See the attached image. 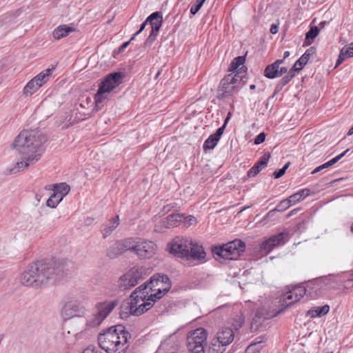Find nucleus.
Here are the masks:
<instances>
[{"label":"nucleus","mask_w":353,"mask_h":353,"mask_svg":"<svg viewBox=\"0 0 353 353\" xmlns=\"http://www.w3.org/2000/svg\"><path fill=\"white\" fill-rule=\"evenodd\" d=\"M56 271L51 263L45 261H37L29 264L19 274V283L34 290L46 287L55 278Z\"/></svg>","instance_id":"7ed1b4c3"},{"label":"nucleus","mask_w":353,"mask_h":353,"mask_svg":"<svg viewBox=\"0 0 353 353\" xmlns=\"http://www.w3.org/2000/svg\"><path fill=\"white\" fill-rule=\"evenodd\" d=\"M290 165V163L288 162L283 166V168H282L281 169H280L279 170L274 171V173H273V176H274V178L275 179H279V178L281 177L285 173L286 170L288 168Z\"/></svg>","instance_id":"58836bf2"},{"label":"nucleus","mask_w":353,"mask_h":353,"mask_svg":"<svg viewBox=\"0 0 353 353\" xmlns=\"http://www.w3.org/2000/svg\"><path fill=\"white\" fill-rule=\"evenodd\" d=\"M123 77L121 72L112 73L101 83L95 94V104L97 110L102 108L104 101L108 98L109 93L121 83Z\"/></svg>","instance_id":"423d86ee"},{"label":"nucleus","mask_w":353,"mask_h":353,"mask_svg":"<svg viewBox=\"0 0 353 353\" xmlns=\"http://www.w3.org/2000/svg\"><path fill=\"white\" fill-rule=\"evenodd\" d=\"M265 137H266V135H265V134L264 132L260 133L255 138L254 143L256 145H259V144H261V143H263L265 141Z\"/></svg>","instance_id":"c03bdc74"},{"label":"nucleus","mask_w":353,"mask_h":353,"mask_svg":"<svg viewBox=\"0 0 353 353\" xmlns=\"http://www.w3.org/2000/svg\"><path fill=\"white\" fill-rule=\"evenodd\" d=\"M346 51H345V50L340 51L339 58H338L336 65H335V68H337L340 64H341L347 59V57L343 54Z\"/></svg>","instance_id":"49530a36"},{"label":"nucleus","mask_w":353,"mask_h":353,"mask_svg":"<svg viewBox=\"0 0 353 353\" xmlns=\"http://www.w3.org/2000/svg\"><path fill=\"white\" fill-rule=\"evenodd\" d=\"M120 223V219L119 215H116L108 221V222L103 225L101 232L103 237L106 239L117 228Z\"/></svg>","instance_id":"aec40b11"},{"label":"nucleus","mask_w":353,"mask_h":353,"mask_svg":"<svg viewBox=\"0 0 353 353\" xmlns=\"http://www.w3.org/2000/svg\"><path fill=\"white\" fill-rule=\"evenodd\" d=\"M310 58L307 57V54H303L299 59L298 63H300V67L299 69H302L304 65L307 63Z\"/></svg>","instance_id":"37998d69"},{"label":"nucleus","mask_w":353,"mask_h":353,"mask_svg":"<svg viewBox=\"0 0 353 353\" xmlns=\"http://www.w3.org/2000/svg\"><path fill=\"white\" fill-rule=\"evenodd\" d=\"M225 125H222L221 128H218L216 131L215 133H214L213 134L217 138H219V139H221V135L223 134V131H224V129H225Z\"/></svg>","instance_id":"8fccbe9b"},{"label":"nucleus","mask_w":353,"mask_h":353,"mask_svg":"<svg viewBox=\"0 0 353 353\" xmlns=\"http://www.w3.org/2000/svg\"><path fill=\"white\" fill-rule=\"evenodd\" d=\"M219 141V138L215 137L213 134H211L207 140L205 141L203 144L204 150H212L214 149L217 145L218 141Z\"/></svg>","instance_id":"7c9ffc66"},{"label":"nucleus","mask_w":353,"mask_h":353,"mask_svg":"<svg viewBox=\"0 0 353 353\" xmlns=\"http://www.w3.org/2000/svg\"><path fill=\"white\" fill-rule=\"evenodd\" d=\"M46 140V137L39 130H22L11 144V148L17 152L20 160L10 170V172L17 173L39 161Z\"/></svg>","instance_id":"f03ea898"},{"label":"nucleus","mask_w":353,"mask_h":353,"mask_svg":"<svg viewBox=\"0 0 353 353\" xmlns=\"http://www.w3.org/2000/svg\"><path fill=\"white\" fill-rule=\"evenodd\" d=\"M188 222H189V224L190 225H192L194 223L196 222V219L194 216H192V215H190L188 217Z\"/></svg>","instance_id":"bf43d9fd"},{"label":"nucleus","mask_w":353,"mask_h":353,"mask_svg":"<svg viewBox=\"0 0 353 353\" xmlns=\"http://www.w3.org/2000/svg\"><path fill=\"white\" fill-rule=\"evenodd\" d=\"M330 306L325 305L321 307H315L307 311V315L312 318L320 317L329 312Z\"/></svg>","instance_id":"b1692460"},{"label":"nucleus","mask_w":353,"mask_h":353,"mask_svg":"<svg viewBox=\"0 0 353 353\" xmlns=\"http://www.w3.org/2000/svg\"><path fill=\"white\" fill-rule=\"evenodd\" d=\"M279 27L277 25L272 24L270 28V32L273 34H276L278 32Z\"/></svg>","instance_id":"5fc2aeb1"},{"label":"nucleus","mask_w":353,"mask_h":353,"mask_svg":"<svg viewBox=\"0 0 353 353\" xmlns=\"http://www.w3.org/2000/svg\"><path fill=\"white\" fill-rule=\"evenodd\" d=\"M157 35L155 34H152V33H150V34L149 35L148 38L147 39V41H146V43H151L154 41V40L155 39Z\"/></svg>","instance_id":"6e6d98bb"},{"label":"nucleus","mask_w":353,"mask_h":353,"mask_svg":"<svg viewBox=\"0 0 353 353\" xmlns=\"http://www.w3.org/2000/svg\"><path fill=\"white\" fill-rule=\"evenodd\" d=\"M270 158V152H265L261 159L248 170V176L254 177L259 174L262 168L267 165Z\"/></svg>","instance_id":"412c9836"},{"label":"nucleus","mask_w":353,"mask_h":353,"mask_svg":"<svg viewBox=\"0 0 353 353\" xmlns=\"http://www.w3.org/2000/svg\"><path fill=\"white\" fill-rule=\"evenodd\" d=\"M170 252L187 260H203L206 253L203 246L189 237L177 236L170 244Z\"/></svg>","instance_id":"39448f33"},{"label":"nucleus","mask_w":353,"mask_h":353,"mask_svg":"<svg viewBox=\"0 0 353 353\" xmlns=\"http://www.w3.org/2000/svg\"><path fill=\"white\" fill-rule=\"evenodd\" d=\"M82 353H96L94 348L92 347H88L83 350Z\"/></svg>","instance_id":"4d7b16f0"},{"label":"nucleus","mask_w":353,"mask_h":353,"mask_svg":"<svg viewBox=\"0 0 353 353\" xmlns=\"http://www.w3.org/2000/svg\"><path fill=\"white\" fill-rule=\"evenodd\" d=\"M171 288L168 276L154 274L150 282L137 288L130 295L129 302L121 306V316H128V314L139 316L150 310L157 299H160Z\"/></svg>","instance_id":"f257e3e1"},{"label":"nucleus","mask_w":353,"mask_h":353,"mask_svg":"<svg viewBox=\"0 0 353 353\" xmlns=\"http://www.w3.org/2000/svg\"><path fill=\"white\" fill-rule=\"evenodd\" d=\"M234 338V332L231 328L223 327L216 333L214 339L223 345L228 346L233 341Z\"/></svg>","instance_id":"6ab92c4d"},{"label":"nucleus","mask_w":353,"mask_h":353,"mask_svg":"<svg viewBox=\"0 0 353 353\" xmlns=\"http://www.w3.org/2000/svg\"><path fill=\"white\" fill-rule=\"evenodd\" d=\"M316 52V49L314 47H311L307 49L304 54H307V57L310 58L312 55H313Z\"/></svg>","instance_id":"603ef678"},{"label":"nucleus","mask_w":353,"mask_h":353,"mask_svg":"<svg viewBox=\"0 0 353 353\" xmlns=\"http://www.w3.org/2000/svg\"><path fill=\"white\" fill-rule=\"evenodd\" d=\"M157 246L151 241L137 238L134 253L141 259L152 258L157 252Z\"/></svg>","instance_id":"4468645a"},{"label":"nucleus","mask_w":353,"mask_h":353,"mask_svg":"<svg viewBox=\"0 0 353 353\" xmlns=\"http://www.w3.org/2000/svg\"><path fill=\"white\" fill-rule=\"evenodd\" d=\"M61 201V197H59L58 194L53 192L52 194L47 200L46 205L48 207L54 208H56Z\"/></svg>","instance_id":"2f4dec72"},{"label":"nucleus","mask_w":353,"mask_h":353,"mask_svg":"<svg viewBox=\"0 0 353 353\" xmlns=\"http://www.w3.org/2000/svg\"><path fill=\"white\" fill-rule=\"evenodd\" d=\"M283 61L284 59H277L276 61H274L273 63V64L276 66V67H278L279 68V66L281 63H283Z\"/></svg>","instance_id":"052dcab7"},{"label":"nucleus","mask_w":353,"mask_h":353,"mask_svg":"<svg viewBox=\"0 0 353 353\" xmlns=\"http://www.w3.org/2000/svg\"><path fill=\"white\" fill-rule=\"evenodd\" d=\"M319 29L318 27H312L310 30L306 33L305 39L309 41H313L314 38L318 35Z\"/></svg>","instance_id":"c9c22d12"},{"label":"nucleus","mask_w":353,"mask_h":353,"mask_svg":"<svg viewBox=\"0 0 353 353\" xmlns=\"http://www.w3.org/2000/svg\"><path fill=\"white\" fill-rule=\"evenodd\" d=\"M130 334L122 325L110 327L98 336L100 347L107 353H125Z\"/></svg>","instance_id":"20e7f679"},{"label":"nucleus","mask_w":353,"mask_h":353,"mask_svg":"<svg viewBox=\"0 0 353 353\" xmlns=\"http://www.w3.org/2000/svg\"><path fill=\"white\" fill-rule=\"evenodd\" d=\"M146 274L145 268L142 266L133 267L120 278L119 285L125 290L130 289L135 286L139 280L143 279Z\"/></svg>","instance_id":"f8f14e48"},{"label":"nucleus","mask_w":353,"mask_h":353,"mask_svg":"<svg viewBox=\"0 0 353 353\" xmlns=\"http://www.w3.org/2000/svg\"><path fill=\"white\" fill-rule=\"evenodd\" d=\"M158 17H160V12H154L152 13L146 19V20L141 24V28H140V31H143L145 29L148 23H150V21H152V20L157 19V18Z\"/></svg>","instance_id":"e433bc0d"},{"label":"nucleus","mask_w":353,"mask_h":353,"mask_svg":"<svg viewBox=\"0 0 353 353\" xmlns=\"http://www.w3.org/2000/svg\"><path fill=\"white\" fill-rule=\"evenodd\" d=\"M137 238H126L116 241L108 249V255L110 258H116L127 251L134 252L136 248Z\"/></svg>","instance_id":"ddd939ff"},{"label":"nucleus","mask_w":353,"mask_h":353,"mask_svg":"<svg viewBox=\"0 0 353 353\" xmlns=\"http://www.w3.org/2000/svg\"><path fill=\"white\" fill-rule=\"evenodd\" d=\"M346 51L344 52V55L347 58L353 57V43H350L349 46H344L341 51Z\"/></svg>","instance_id":"ea45409f"},{"label":"nucleus","mask_w":353,"mask_h":353,"mask_svg":"<svg viewBox=\"0 0 353 353\" xmlns=\"http://www.w3.org/2000/svg\"><path fill=\"white\" fill-rule=\"evenodd\" d=\"M294 298L289 292L284 294L282 297V301L283 302V305H285L286 307H288L298 301H294Z\"/></svg>","instance_id":"f704fd0d"},{"label":"nucleus","mask_w":353,"mask_h":353,"mask_svg":"<svg viewBox=\"0 0 353 353\" xmlns=\"http://www.w3.org/2000/svg\"><path fill=\"white\" fill-rule=\"evenodd\" d=\"M323 283L321 280H314L308 282L304 288L305 294L307 292L312 299H316L323 293Z\"/></svg>","instance_id":"a211bd4d"},{"label":"nucleus","mask_w":353,"mask_h":353,"mask_svg":"<svg viewBox=\"0 0 353 353\" xmlns=\"http://www.w3.org/2000/svg\"><path fill=\"white\" fill-rule=\"evenodd\" d=\"M174 207H175L174 203L168 204V205L163 206L161 212H163V214H165L168 213Z\"/></svg>","instance_id":"09e8293b"},{"label":"nucleus","mask_w":353,"mask_h":353,"mask_svg":"<svg viewBox=\"0 0 353 353\" xmlns=\"http://www.w3.org/2000/svg\"><path fill=\"white\" fill-rule=\"evenodd\" d=\"M295 73H296L295 72L290 70L287 74L288 75H291L292 76V79L295 76Z\"/></svg>","instance_id":"e2e57ef3"},{"label":"nucleus","mask_w":353,"mask_h":353,"mask_svg":"<svg viewBox=\"0 0 353 353\" xmlns=\"http://www.w3.org/2000/svg\"><path fill=\"white\" fill-rule=\"evenodd\" d=\"M202 6H203L202 3H201L199 1H196V4L193 5L190 8L191 14H192L193 15L196 14L199 12V10L201 9Z\"/></svg>","instance_id":"a18cd8bd"},{"label":"nucleus","mask_w":353,"mask_h":353,"mask_svg":"<svg viewBox=\"0 0 353 353\" xmlns=\"http://www.w3.org/2000/svg\"><path fill=\"white\" fill-rule=\"evenodd\" d=\"M289 56H290V52H288V51H285V52H284L283 59H286V58H288Z\"/></svg>","instance_id":"69168bd1"},{"label":"nucleus","mask_w":353,"mask_h":353,"mask_svg":"<svg viewBox=\"0 0 353 353\" xmlns=\"http://www.w3.org/2000/svg\"><path fill=\"white\" fill-rule=\"evenodd\" d=\"M301 196V201L303 200L306 196L310 194V190L307 188L303 189L297 192Z\"/></svg>","instance_id":"de8ad7c7"},{"label":"nucleus","mask_w":353,"mask_h":353,"mask_svg":"<svg viewBox=\"0 0 353 353\" xmlns=\"http://www.w3.org/2000/svg\"><path fill=\"white\" fill-rule=\"evenodd\" d=\"M150 23L152 26V34L157 35L160 28L162 24V17L160 14V17H158L157 19L152 20V21H150Z\"/></svg>","instance_id":"473e14b6"},{"label":"nucleus","mask_w":353,"mask_h":353,"mask_svg":"<svg viewBox=\"0 0 353 353\" xmlns=\"http://www.w3.org/2000/svg\"><path fill=\"white\" fill-rule=\"evenodd\" d=\"M230 113L228 114L227 118L225 119L224 123L223 125H225V127L226 126V125L230 119Z\"/></svg>","instance_id":"0e129e2a"},{"label":"nucleus","mask_w":353,"mask_h":353,"mask_svg":"<svg viewBox=\"0 0 353 353\" xmlns=\"http://www.w3.org/2000/svg\"><path fill=\"white\" fill-rule=\"evenodd\" d=\"M208 332L203 327H199L192 332L187 338V345L190 353H205V347Z\"/></svg>","instance_id":"9d476101"},{"label":"nucleus","mask_w":353,"mask_h":353,"mask_svg":"<svg viewBox=\"0 0 353 353\" xmlns=\"http://www.w3.org/2000/svg\"><path fill=\"white\" fill-rule=\"evenodd\" d=\"M291 79H292L291 75L287 74L285 77H283L281 79V81L277 83L275 91L279 92L283 88V86L287 85L291 81Z\"/></svg>","instance_id":"72a5a7b5"},{"label":"nucleus","mask_w":353,"mask_h":353,"mask_svg":"<svg viewBox=\"0 0 353 353\" xmlns=\"http://www.w3.org/2000/svg\"><path fill=\"white\" fill-rule=\"evenodd\" d=\"M265 338L264 336H259L256 338L252 343L248 346L245 350V353H256L265 346Z\"/></svg>","instance_id":"4be33fe9"},{"label":"nucleus","mask_w":353,"mask_h":353,"mask_svg":"<svg viewBox=\"0 0 353 353\" xmlns=\"http://www.w3.org/2000/svg\"><path fill=\"white\" fill-rule=\"evenodd\" d=\"M245 56H239L236 57L231 63L229 67V70L232 72V73L237 70L240 71L244 67L243 64L245 63Z\"/></svg>","instance_id":"393cba45"},{"label":"nucleus","mask_w":353,"mask_h":353,"mask_svg":"<svg viewBox=\"0 0 353 353\" xmlns=\"http://www.w3.org/2000/svg\"><path fill=\"white\" fill-rule=\"evenodd\" d=\"M279 68L273 63L268 65L264 70V76L268 79H274L278 77Z\"/></svg>","instance_id":"cd10ccee"},{"label":"nucleus","mask_w":353,"mask_h":353,"mask_svg":"<svg viewBox=\"0 0 353 353\" xmlns=\"http://www.w3.org/2000/svg\"><path fill=\"white\" fill-rule=\"evenodd\" d=\"M245 318L241 310H239L234 317L232 318L231 323L235 330H239L243 325Z\"/></svg>","instance_id":"c85d7f7f"},{"label":"nucleus","mask_w":353,"mask_h":353,"mask_svg":"<svg viewBox=\"0 0 353 353\" xmlns=\"http://www.w3.org/2000/svg\"><path fill=\"white\" fill-rule=\"evenodd\" d=\"M290 70L296 72H299L301 69H299V67H297L296 65H295L294 63Z\"/></svg>","instance_id":"680f3d73"},{"label":"nucleus","mask_w":353,"mask_h":353,"mask_svg":"<svg viewBox=\"0 0 353 353\" xmlns=\"http://www.w3.org/2000/svg\"><path fill=\"white\" fill-rule=\"evenodd\" d=\"M74 31V29L72 27L66 25H61L54 30L52 35L55 39L59 40L63 37H67L70 32Z\"/></svg>","instance_id":"5701e85b"},{"label":"nucleus","mask_w":353,"mask_h":353,"mask_svg":"<svg viewBox=\"0 0 353 353\" xmlns=\"http://www.w3.org/2000/svg\"><path fill=\"white\" fill-rule=\"evenodd\" d=\"M301 196H299V194L296 192V193L291 195L290 196H289L288 198V200L289 201L290 204L292 205H294L296 203H298V202L301 201Z\"/></svg>","instance_id":"79ce46f5"},{"label":"nucleus","mask_w":353,"mask_h":353,"mask_svg":"<svg viewBox=\"0 0 353 353\" xmlns=\"http://www.w3.org/2000/svg\"><path fill=\"white\" fill-rule=\"evenodd\" d=\"M117 305V301H105L97 303L93 310L92 314L89 316L87 320V327H95L101 325Z\"/></svg>","instance_id":"0eeeda50"},{"label":"nucleus","mask_w":353,"mask_h":353,"mask_svg":"<svg viewBox=\"0 0 353 353\" xmlns=\"http://www.w3.org/2000/svg\"><path fill=\"white\" fill-rule=\"evenodd\" d=\"M245 245L239 239H235L213 250L214 254L229 260L236 259L244 252Z\"/></svg>","instance_id":"1a4fd4ad"},{"label":"nucleus","mask_w":353,"mask_h":353,"mask_svg":"<svg viewBox=\"0 0 353 353\" xmlns=\"http://www.w3.org/2000/svg\"><path fill=\"white\" fill-rule=\"evenodd\" d=\"M289 292L294 298V301H299L305 294V290L303 286H296L290 290Z\"/></svg>","instance_id":"c756f323"},{"label":"nucleus","mask_w":353,"mask_h":353,"mask_svg":"<svg viewBox=\"0 0 353 353\" xmlns=\"http://www.w3.org/2000/svg\"><path fill=\"white\" fill-rule=\"evenodd\" d=\"M289 239L288 232H282L278 234L270 236L268 240L263 242L261 249L266 252H270L275 246L284 244Z\"/></svg>","instance_id":"2eb2a0df"},{"label":"nucleus","mask_w":353,"mask_h":353,"mask_svg":"<svg viewBox=\"0 0 353 353\" xmlns=\"http://www.w3.org/2000/svg\"><path fill=\"white\" fill-rule=\"evenodd\" d=\"M288 72V68L286 67H281L280 69L279 68V74L278 77L282 76L283 74Z\"/></svg>","instance_id":"864d4df0"},{"label":"nucleus","mask_w":353,"mask_h":353,"mask_svg":"<svg viewBox=\"0 0 353 353\" xmlns=\"http://www.w3.org/2000/svg\"><path fill=\"white\" fill-rule=\"evenodd\" d=\"M352 134H353V126L349 130V131L347 132L348 136H350Z\"/></svg>","instance_id":"338daca9"},{"label":"nucleus","mask_w":353,"mask_h":353,"mask_svg":"<svg viewBox=\"0 0 353 353\" xmlns=\"http://www.w3.org/2000/svg\"><path fill=\"white\" fill-rule=\"evenodd\" d=\"M49 262L56 271L55 277L74 269V263L68 259L60 260L57 262Z\"/></svg>","instance_id":"f3484780"},{"label":"nucleus","mask_w":353,"mask_h":353,"mask_svg":"<svg viewBox=\"0 0 353 353\" xmlns=\"http://www.w3.org/2000/svg\"><path fill=\"white\" fill-rule=\"evenodd\" d=\"M130 41H126L125 43H123L119 48V52H121L123 51L124 49H125L128 45L130 44Z\"/></svg>","instance_id":"13d9d810"},{"label":"nucleus","mask_w":353,"mask_h":353,"mask_svg":"<svg viewBox=\"0 0 353 353\" xmlns=\"http://www.w3.org/2000/svg\"><path fill=\"white\" fill-rule=\"evenodd\" d=\"M349 151V149H347L345 151H344L343 153L339 154L336 157L332 159L329 161L327 162V165H333L334 164L336 163L339 160H341L345 154Z\"/></svg>","instance_id":"a19ab883"},{"label":"nucleus","mask_w":353,"mask_h":353,"mask_svg":"<svg viewBox=\"0 0 353 353\" xmlns=\"http://www.w3.org/2000/svg\"><path fill=\"white\" fill-rule=\"evenodd\" d=\"M330 165H327V162L319 167H317L316 169L314 170V171L312 172V174H315L321 170H322L323 169H325V168H327L328 167H330Z\"/></svg>","instance_id":"3c124183"},{"label":"nucleus","mask_w":353,"mask_h":353,"mask_svg":"<svg viewBox=\"0 0 353 353\" xmlns=\"http://www.w3.org/2000/svg\"><path fill=\"white\" fill-rule=\"evenodd\" d=\"M255 88H256L255 85H253V84H252V85H250V88L251 90H254V89H255Z\"/></svg>","instance_id":"774afa93"},{"label":"nucleus","mask_w":353,"mask_h":353,"mask_svg":"<svg viewBox=\"0 0 353 353\" xmlns=\"http://www.w3.org/2000/svg\"><path fill=\"white\" fill-rule=\"evenodd\" d=\"M225 345L216 341L215 339L212 340L208 353H223L225 350Z\"/></svg>","instance_id":"bb28decb"},{"label":"nucleus","mask_w":353,"mask_h":353,"mask_svg":"<svg viewBox=\"0 0 353 353\" xmlns=\"http://www.w3.org/2000/svg\"><path fill=\"white\" fill-rule=\"evenodd\" d=\"M54 70V67L46 69L30 80L23 89V94L26 97L32 96L49 81Z\"/></svg>","instance_id":"9b49d317"},{"label":"nucleus","mask_w":353,"mask_h":353,"mask_svg":"<svg viewBox=\"0 0 353 353\" xmlns=\"http://www.w3.org/2000/svg\"><path fill=\"white\" fill-rule=\"evenodd\" d=\"M241 86V77L239 74H229L221 80L217 90V97L220 99L230 97L237 93Z\"/></svg>","instance_id":"6e6552de"},{"label":"nucleus","mask_w":353,"mask_h":353,"mask_svg":"<svg viewBox=\"0 0 353 353\" xmlns=\"http://www.w3.org/2000/svg\"><path fill=\"white\" fill-rule=\"evenodd\" d=\"M291 205H292L290 204V203L289 202L288 199H286L281 201L279 203V204L276 207L274 210L279 211V212H282V211H284V210L288 209Z\"/></svg>","instance_id":"4c0bfd02"},{"label":"nucleus","mask_w":353,"mask_h":353,"mask_svg":"<svg viewBox=\"0 0 353 353\" xmlns=\"http://www.w3.org/2000/svg\"><path fill=\"white\" fill-rule=\"evenodd\" d=\"M70 187L65 183L54 185L53 189V192L58 194L59 197L61 196L62 199L70 192Z\"/></svg>","instance_id":"a878e982"},{"label":"nucleus","mask_w":353,"mask_h":353,"mask_svg":"<svg viewBox=\"0 0 353 353\" xmlns=\"http://www.w3.org/2000/svg\"><path fill=\"white\" fill-rule=\"evenodd\" d=\"M183 214H172L167 216L162 222L161 225H155V231L161 232L163 228H170L178 225L181 221Z\"/></svg>","instance_id":"dca6fc26"}]
</instances>
